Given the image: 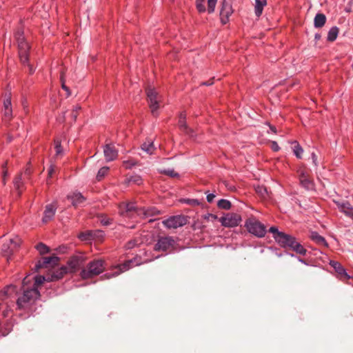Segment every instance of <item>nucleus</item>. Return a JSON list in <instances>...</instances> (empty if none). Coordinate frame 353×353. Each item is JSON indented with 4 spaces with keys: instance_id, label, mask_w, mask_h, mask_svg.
I'll return each instance as SVG.
<instances>
[{
    "instance_id": "obj_1",
    "label": "nucleus",
    "mask_w": 353,
    "mask_h": 353,
    "mask_svg": "<svg viewBox=\"0 0 353 353\" xmlns=\"http://www.w3.org/2000/svg\"><path fill=\"white\" fill-rule=\"evenodd\" d=\"M68 272V268L61 267L54 271L51 275L34 276L30 278V275L27 276L23 280V295L18 298L17 304L19 309H25L39 298L40 293L38 288L44 281L51 282L61 279Z\"/></svg>"
},
{
    "instance_id": "obj_2",
    "label": "nucleus",
    "mask_w": 353,
    "mask_h": 353,
    "mask_svg": "<svg viewBox=\"0 0 353 353\" xmlns=\"http://www.w3.org/2000/svg\"><path fill=\"white\" fill-rule=\"evenodd\" d=\"M119 212L124 218L134 219L137 216L145 219L156 213L154 209L137 208L134 203H122L119 205Z\"/></svg>"
},
{
    "instance_id": "obj_3",
    "label": "nucleus",
    "mask_w": 353,
    "mask_h": 353,
    "mask_svg": "<svg viewBox=\"0 0 353 353\" xmlns=\"http://www.w3.org/2000/svg\"><path fill=\"white\" fill-rule=\"evenodd\" d=\"M15 36L18 43L20 61L23 64H28L30 73L32 74L34 72V70L28 63V51L30 49L29 44L26 41L22 32H18Z\"/></svg>"
},
{
    "instance_id": "obj_4",
    "label": "nucleus",
    "mask_w": 353,
    "mask_h": 353,
    "mask_svg": "<svg viewBox=\"0 0 353 353\" xmlns=\"http://www.w3.org/2000/svg\"><path fill=\"white\" fill-rule=\"evenodd\" d=\"M104 270V261L101 259L94 260L82 270L81 276L83 279H90L101 274Z\"/></svg>"
},
{
    "instance_id": "obj_5",
    "label": "nucleus",
    "mask_w": 353,
    "mask_h": 353,
    "mask_svg": "<svg viewBox=\"0 0 353 353\" xmlns=\"http://www.w3.org/2000/svg\"><path fill=\"white\" fill-rule=\"evenodd\" d=\"M146 94L148 103L152 115L157 116L158 110L161 103V96L153 88H148L146 89Z\"/></svg>"
},
{
    "instance_id": "obj_6",
    "label": "nucleus",
    "mask_w": 353,
    "mask_h": 353,
    "mask_svg": "<svg viewBox=\"0 0 353 353\" xmlns=\"http://www.w3.org/2000/svg\"><path fill=\"white\" fill-rule=\"evenodd\" d=\"M248 232L256 236L263 237L266 234V227L255 219H249L245 223Z\"/></svg>"
},
{
    "instance_id": "obj_7",
    "label": "nucleus",
    "mask_w": 353,
    "mask_h": 353,
    "mask_svg": "<svg viewBox=\"0 0 353 353\" xmlns=\"http://www.w3.org/2000/svg\"><path fill=\"white\" fill-rule=\"evenodd\" d=\"M219 221L221 225L226 228H234L241 223V215L236 213H228L225 216H222Z\"/></svg>"
},
{
    "instance_id": "obj_8",
    "label": "nucleus",
    "mask_w": 353,
    "mask_h": 353,
    "mask_svg": "<svg viewBox=\"0 0 353 353\" xmlns=\"http://www.w3.org/2000/svg\"><path fill=\"white\" fill-rule=\"evenodd\" d=\"M297 173L300 184L302 187L307 190H311L314 188V182L310 179L308 172L305 168L300 167L297 170Z\"/></svg>"
},
{
    "instance_id": "obj_9",
    "label": "nucleus",
    "mask_w": 353,
    "mask_h": 353,
    "mask_svg": "<svg viewBox=\"0 0 353 353\" xmlns=\"http://www.w3.org/2000/svg\"><path fill=\"white\" fill-rule=\"evenodd\" d=\"M187 223V219L183 216H171L164 221H163V224L168 228H177L179 227H181L185 225Z\"/></svg>"
},
{
    "instance_id": "obj_10",
    "label": "nucleus",
    "mask_w": 353,
    "mask_h": 353,
    "mask_svg": "<svg viewBox=\"0 0 353 353\" xmlns=\"http://www.w3.org/2000/svg\"><path fill=\"white\" fill-rule=\"evenodd\" d=\"M174 240L171 236L161 237L158 239L154 246L157 251H167L172 248L174 245Z\"/></svg>"
},
{
    "instance_id": "obj_11",
    "label": "nucleus",
    "mask_w": 353,
    "mask_h": 353,
    "mask_svg": "<svg viewBox=\"0 0 353 353\" xmlns=\"http://www.w3.org/2000/svg\"><path fill=\"white\" fill-rule=\"evenodd\" d=\"M57 209V203L52 202V203L48 204L44 210L43 216L42 218V222L46 223L51 221L56 213Z\"/></svg>"
},
{
    "instance_id": "obj_12",
    "label": "nucleus",
    "mask_w": 353,
    "mask_h": 353,
    "mask_svg": "<svg viewBox=\"0 0 353 353\" xmlns=\"http://www.w3.org/2000/svg\"><path fill=\"white\" fill-rule=\"evenodd\" d=\"M339 211L353 220V206L348 201H334Z\"/></svg>"
},
{
    "instance_id": "obj_13",
    "label": "nucleus",
    "mask_w": 353,
    "mask_h": 353,
    "mask_svg": "<svg viewBox=\"0 0 353 353\" xmlns=\"http://www.w3.org/2000/svg\"><path fill=\"white\" fill-rule=\"evenodd\" d=\"M232 12L233 10L230 3L224 1L222 3L220 11V17L222 23L225 24L228 22L229 17L232 14Z\"/></svg>"
},
{
    "instance_id": "obj_14",
    "label": "nucleus",
    "mask_w": 353,
    "mask_h": 353,
    "mask_svg": "<svg viewBox=\"0 0 353 353\" xmlns=\"http://www.w3.org/2000/svg\"><path fill=\"white\" fill-rule=\"evenodd\" d=\"M103 153L107 161H114L118 156V150L112 144H106L103 149Z\"/></svg>"
},
{
    "instance_id": "obj_15",
    "label": "nucleus",
    "mask_w": 353,
    "mask_h": 353,
    "mask_svg": "<svg viewBox=\"0 0 353 353\" xmlns=\"http://www.w3.org/2000/svg\"><path fill=\"white\" fill-rule=\"evenodd\" d=\"M67 198L71 201L72 205L74 207L80 206L85 201V198L79 192L68 194Z\"/></svg>"
},
{
    "instance_id": "obj_16",
    "label": "nucleus",
    "mask_w": 353,
    "mask_h": 353,
    "mask_svg": "<svg viewBox=\"0 0 353 353\" xmlns=\"http://www.w3.org/2000/svg\"><path fill=\"white\" fill-rule=\"evenodd\" d=\"M21 239L19 237H15L10 240V244H4L2 248L3 252L8 255L11 253L14 249H17L21 244Z\"/></svg>"
},
{
    "instance_id": "obj_17",
    "label": "nucleus",
    "mask_w": 353,
    "mask_h": 353,
    "mask_svg": "<svg viewBox=\"0 0 353 353\" xmlns=\"http://www.w3.org/2000/svg\"><path fill=\"white\" fill-rule=\"evenodd\" d=\"M294 239V236L283 233L279 234L277 237H276V241L284 248H287L289 244L291 243L292 240Z\"/></svg>"
},
{
    "instance_id": "obj_18",
    "label": "nucleus",
    "mask_w": 353,
    "mask_h": 353,
    "mask_svg": "<svg viewBox=\"0 0 353 353\" xmlns=\"http://www.w3.org/2000/svg\"><path fill=\"white\" fill-rule=\"evenodd\" d=\"M132 263V261H128L125 263L119 265L116 267V268L119 269V271L115 272L112 274H110V273L105 274L103 276L105 279H110L112 277L116 276L119 275L120 273L128 270L132 267V265H131Z\"/></svg>"
},
{
    "instance_id": "obj_19",
    "label": "nucleus",
    "mask_w": 353,
    "mask_h": 353,
    "mask_svg": "<svg viewBox=\"0 0 353 353\" xmlns=\"http://www.w3.org/2000/svg\"><path fill=\"white\" fill-rule=\"evenodd\" d=\"M288 248L291 249V250H292L296 253H297L299 254H301V255H303L304 256V255H305V254L307 252L306 250L303 248V246L300 243H299L296 241L295 237L292 240L291 243L289 244Z\"/></svg>"
},
{
    "instance_id": "obj_20",
    "label": "nucleus",
    "mask_w": 353,
    "mask_h": 353,
    "mask_svg": "<svg viewBox=\"0 0 353 353\" xmlns=\"http://www.w3.org/2000/svg\"><path fill=\"white\" fill-rule=\"evenodd\" d=\"M59 261V258L57 256H49L45 257L42 262L39 261L36 265L35 269L38 270L39 269L47 266L50 264H56Z\"/></svg>"
},
{
    "instance_id": "obj_21",
    "label": "nucleus",
    "mask_w": 353,
    "mask_h": 353,
    "mask_svg": "<svg viewBox=\"0 0 353 353\" xmlns=\"http://www.w3.org/2000/svg\"><path fill=\"white\" fill-rule=\"evenodd\" d=\"M3 114L6 119H10L12 115L11 99L10 97L6 98L3 101Z\"/></svg>"
},
{
    "instance_id": "obj_22",
    "label": "nucleus",
    "mask_w": 353,
    "mask_h": 353,
    "mask_svg": "<svg viewBox=\"0 0 353 353\" xmlns=\"http://www.w3.org/2000/svg\"><path fill=\"white\" fill-rule=\"evenodd\" d=\"M254 13L257 17H259L262 13L264 7L267 5V0H254Z\"/></svg>"
},
{
    "instance_id": "obj_23",
    "label": "nucleus",
    "mask_w": 353,
    "mask_h": 353,
    "mask_svg": "<svg viewBox=\"0 0 353 353\" xmlns=\"http://www.w3.org/2000/svg\"><path fill=\"white\" fill-rule=\"evenodd\" d=\"M124 183L127 185L130 184L141 185L143 183V179L140 175L133 174L127 176L125 179Z\"/></svg>"
},
{
    "instance_id": "obj_24",
    "label": "nucleus",
    "mask_w": 353,
    "mask_h": 353,
    "mask_svg": "<svg viewBox=\"0 0 353 353\" xmlns=\"http://www.w3.org/2000/svg\"><path fill=\"white\" fill-rule=\"evenodd\" d=\"M186 114L182 112L179 115V125L180 128L185 131V133L189 134L190 136H193L192 130L188 129L185 123Z\"/></svg>"
},
{
    "instance_id": "obj_25",
    "label": "nucleus",
    "mask_w": 353,
    "mask_h": 353,
    "mask_svg": "<svg viewBox=\"0 0 353 353\" xmlns=\"http://www.w3.org/2000/svg\"><path fill=\"white\" fill-rule=\"evenodd\" d=\"M310 238L312 241L320 245H323L325 247H327L328 245L325 238L321 236L316 232H312L310 234Z\"/></svg>"
},
{
    "instance_id": "obj_26",
    "label": "nucleus",
    "mask_w": 353,
    "mask_h": 353,
    "mask_svg": "<svg viewBox=\"0 0 353 353\" xmlns=\"http://www.w3.org/2000/svg\"><path fill=\"white\" fill-rule=\"evenodd\" d=\"M326 21V17L325 14L319 13L317 14L314 19V25L315 28H321L323 27Z\"/></svg>"
},
{
    "instance_id": "obj_27",
    "label": "nucleus",
    "mask_w": 353,
    "mask_h": 353,
    "mask_svg": "<svg viewBox=\"0 0 353 353\" xmlns=\"http://www.w3.org/2000/svg\"><path fill=\"white\" fill-rule=\"evenodd\" d=\"M339 34V28L336 26L332 27L327 34V39L329 41H334L336 39Z\"/></svg>"
},
{
    "instance_id": "obj_28",
    "label": "nucleus",
    "mask_w": 353,
    "mask_h": 353,
    "mask_svg": "<svg viewBox=\"0 0 353 353\" xmlns=\"http://www.w3.org/2000/svg\"><path fill=\"white\" fill-rule=\"evenodd\" d=\"M15 290V287L12 285L6 286L3 290L0 292V301H3L8 294L12 291Z\"/></svg>"
},
{
    "instance_id": "obj_29",
    "label": "nucleus",
    "mask_w": 353,
    "mask_h": 353,
    "mask_svg": "<svg viewBox=\"0 0 353 353\" xmlns=\"http://www.w3.org/2000/svg\"><path fill=\"white\" fill-rule=\"evenodd\" d=\"M141 149L147 152L148 154H152L154 150V146L152 141H147L143 143L141 145Z\"/></svg>"
},
{
    "instance_id": "obj_30",
    "label": "nucleus",
    "mask_w": 353,
    "mask_h": 353,
    "mask_svg": "<svg viewBox=\"0 0 353 353\" xmlns=\"http://www.w3.org/2000/svg\"><path fill=\"white\" fill-rule=\"evenodd\" d=\"M330 265L340 274H345V270L337 261H330Z\"/></svg>"
},
{
    "instance_id": "obj_31",
    "label": "nucleus",
    "mask_w": 353,
    "mask_h": 353,
    "mask_svg": "<svg viewBox=\"0 0 353 353\" xmlns=\"http://www.w3.org/2000/svg\"><path fill=\"white\" fill-rule=\"evenodd\" d=\"M294 143L295 145L293 147V152L298 159H301L303 153V149L296 141H294Z\"/></svg>"
},
{
    "instance_id": "obj_32",
    "label": "nucleus",
    "mask_w": 353,
    "mask_h": 353,
    "mask_svg": "<svg viewBox=\"0 0 353 353\" xmlns=\"http://www.w3.org/2000/svg\"><path fill=\"white\" fill-rule=\"evenodd\" d=\"M14 186L15 189L18 191V194H21V188L23 186V182L21 181V176H17L14 180Z\"/></svg>"
},
{
    "instance_id": "obj_33",
    "label": "nucleus",
    "mask_w": 353,
    "mask_h": 353,
    "mask_svg": "<svg viewBox=\"0 0 353 353\" xmlns=\"http://www.w3.org/2000/svg\"><path fill=\"white\" fill-rule=\"evenodd\" d=\"M94 232L92 230L82 232L79 235V238L82 241H90L92 239Z\"/></svg>"
},
{
    "instance_id": "obj_34",
    "label": "nucleus",
    "mask_w": 353,
    "mask_h": 353,
    "mask_svg": "<svg viewBox=\"0 0 353 353\" xmlns=\"http://www.w3.org/2000/svg\"><path fill=\"white\" fill-rule=\"evenodd\" d=\"M256 193L263 198H265L268 194V190L263 185H257L255 187Z\"/></svg>"
},
{
    "instance_id": "obj_35",
    "label": "nucleus",
    "mask_w": 353,
    "mask_h": 353,
    "mask_svg": "<svg viewBox=\"0 0 353 353\" xmlns=\"http://www.w3.org/2000/svg\"><path fill=\"white\" fill-rule=\"evenodd\" d=\"M217 205L221 209L229 210L231 208L230 202L226 199L219 200Z\"/></svg>"
},
{
    "instance_id": "obj_36",
    "label": "nucleus",
    "mask_w": 353,
    "mask_h": 353,
    "mask_svg": "<svg viewBox=\"0 0 353 353\" xmlns=\"http://www.w3.org/2000/svg\"><path fill=\"white\" fill-rule=\"evenodd\" d=\"M108 170V167L105 166L101 168L97 172V179L99 181L101 180L107 174Z\"/></svg>"
},
{
    "instance_id": "obj_37",
    "label": "nucleus",
    "mask_w": 353,
    "mask_h": 353,
    "mask_svg": "<svg viewBox=\"0 0 353 353\" xmlns=\"http://www.w3.org/2000/svg\"><path fill=\"white\" fill-rule=\"evenodd\" d=\"M36 249L41 254H45L49 252L48 248L43 243H40L36 246Z\"/></svg>"
},
{
    "instance_id": "obj_38",
    "label": "nucleus",
    "mask_w": 353,
    "mask_h": 353,
    "mask_svg": "<svg viewBox=\"0 0 353 353\" xmlns=\"http://www.w3.org/2000/svg\"><path fill=\"white\" fill-rule=\"evenodd\" d=\"M205 2V0H196V6L199 12H204L206 10Z\"/></svg>"
},
{
    "instance_id": "obj_39",
    "label": "nucleus",
    "mask_w": 353,
    "mask_h": 353,
    "mask_svg": "<svg viewBox=\"0 0 353 353\" xmlns=\"http://www.w3.org/2000/svg\"><path fill=\"white\" fill-rule=\"evenodd\" d=\"M159 172L171 177L179 176V174L176 172L173 169L162 170H160Z\"/></svg>"
},
{
    "instance_id": "obj_40",
    "label": "nucleus",
    "mask_w": 353,
    "mask_h": 353,
    "mask_svg": "<svg viewBox=\"0 0 353 353\" xmlns=\"http://www.w3.org/2000/svg\"><path fill=\"white\" fill-rule=\"evenodd\" d=\"M217 0H208V11L209 13L214 12Z\"/></svg>"
},
{
    "instance_id": "obj_41",
    "label": "nucleus",
    "mask_w": 353,
    "mask_h": 353,
    "mask_svg": "<svg viewBox=\"0 0 353 353\" xmlns=\"http://www.w3.org/2000/svg\"><path fill=\"white\" fill-rule=\"evenodd\" d=\"M123 165L126 169H131L132 167L137 165V161L132 159L126 160L123 161Z\"/></svg>"
},
{
    "instance_id": "obj_42",
    "label": "nucleus",
    "mask_w": 353,
    "mask_h": 353,
    "mask_svg": "<svg viewBox=\"0 0 353 353\" xmlns=\"http://www.w3.org/2000/svg\"><path fill=\"white\" fill-rule=\"evenodd\" d=\"M54 148L56 152V155H60L62 154V148L61 145V142L59 140H56L54 141Z\"/></svg>"
},
{
    "instance_id": "obj_43",
    "label": "nucleus",
    "mask_w": 353,
    "mask_h": 353,
    "mask_svg": "<svg viewBox=\"0 0 353 353\" xmlns=\"http://www.w3.org/2000/svg\"><path fill=\"white\" fill-rule=\"evenodd\" d=\"M92 232H94V234L92 235V239H101L103 237V236H104V233H103V231H101V230H92Z\"/></svg>"
},
{
    "instance_id": "obj_44",
    "label": "nucleus",
    "mask_w": 353,
    "mask_h": 353,
    "mask_svg": "<svg viewBox=\"0 0 353 353\" xmlns=\"http://www.w3.org/2000/svg\"><path fill=\"white\" fill-rule=\"evenodd\" d=\"M203 219L208 221L214 222L215 220L218 219V217L215 214L208 213L203 215Z\"/></svg>"
},
{
    "instance_id": "obj_45",
    "label": "nucleus",
    "mask_w": 353,
    "mask_h": 353,
    "mask_svg": "<svg viewBox=\"0 0 353 353\" xmlns=\"http://www.w3.org/2000/svg\"><path fill=\"white\" fill-rule=\"evenodd\" d=\"M269 231H270V232L273 234V237H274L275 241H276V237H277L279 234H283L284 233V232H279L277 228L274 227V226L271 227L269 229Z\"/></svg>"
},
{
    "instance_id": "obj_46",
    "label": "nucleus",
    "mask_w": 353,
    "mask_h": 353,
    "mask_svg": "<svg viewBox=\"0 0 353 353\" xmlns=\"http://www.w3.org/2000/svg\"><path fill=\"white\" fill-rule=\"evenodd\" d=\"M101 224H103V225H108L111 223V219H110L109 218H107V217H101V220H100Z\"/></svg>"
},
{
    "instance_id": "obj_47",
    "label": "nucleus",
    "mask_w": 353,
    "mask_h": 353,
    "mask_svg": "<svg viewBox=\"0 0 353 353\" xmlns=\"http://www.w3.org/2000/svg\"><path fill=\"white\" fill-rule=\"evenodd\" d=\"M214 198H215V194L213 193H209L207 194L206 199H207L208 202H209V203H212L214 201Z\"/></svg>"
},
{
    "instance_id": "obj_48",
    "label": "nucleus",
    "mask_w": 353,
    "mask_h": 353,
    "mask_svg": "<svg viewBox=\"0 0 353 353\" xmlns=\"http://www.w3.org/2000/svg\"><path fill=\"white\" fill-rule=\"evenodd\" d=\"M311 158H312V163L313 164L315 165V166H317L318 165V162H317V156L316 155V154L314 152H312L311 154Z\"/></svg>"
},
{
    "instance_id": "obj_49",
    "label": "nucleus",
    "mask_w": 353,
    "mask_h": 353,
    "mask_svg": "<svg viewBox=\"0 0 353 353\" xmlns=\"http://www.w3.org/2000/svg\"><path fill=\"white\" fill-rule=\"evenodd\" d=\"M186 203L192 205H198L199 204V201L196 199H188Z\"/></svg>"
},
{
    "instance_id": "obj_50",
    "label": "nucleus",
    "mask_w": 353,
    "mask_h": 353,
    "mask_svg": "<svg viewBox=\"0 0 353 353\" xmlns=\"http://www.w3.org/2000/svg\"><path fill=\"white\" fill-rule=\"evenodd\" d=\"M62 88L66 92L67 97L70 96L71 92L69 88L65 85L63 82H62Z\"/></svg>"
},
{
    "instance_id": "obj_51",
    "label": "nucleus",
    "mask_w": 353,
    "mask_h": 353,
    "mask_svg": "<svg viewBox=\"0 0 353 353\" xmlns=\"http://www.w3.org/2000/svg\"><path fill=\"white\" fill-rule=\"evenodd\" d=\"M272 150H273L274 151H278V150L280 149V148H279V146L278 145L277 143H276V142H275V141H273V142L272 143Z\"/></svg>"
},
{
    "instance_id": "obj_52",
    "label": "nucleus",
    "mask_w": 353,
    "mask_h": 353,
    "mask_svg": "<svg viewBox=\"0 0 353 353\" xmlns=\"http://www.w3.org/2000/svg\"><path fill=\"white\" fill-rule=\"evenodd\" d=\"M54 172H55L54 166V165H51L50 168L48 170V176L50 177H51Z\"/></svg>"
},
{
    "instance_id": "obj_53",
    "label": "nucleus",
    "mask_w": 353,
    "mask_h": 353,
    "mask_svg": "<svg viewBox=\"0 0 353 353\" xmlns=\"http://www.w3.org/2000/svg\"><path fill=\"white\" fill-rule=\"evenodd\" d=\"M77 116L78 113L72 110L71 113V117H72L73 121H76Z\"/></svg>"
},
{
    "instance_id": "obj_54",
    "label": "nucleus",
    "mask_w": 353,
    "mask_h": 353,
    "mask_svg": "<svg viewBox=\"0 0 353 353\" xmlns=\"http://www.w3.org/2000/svg\"><path fill=\"white\" fill-rule=\"evenodd\" d=\"M320 39H321V34H319V33L315 34V35H314V39H315L316 41H318V40H319Z\"/></svg>"
},
{
    "instance_id": "obj_55",
    "label": "nucleus",
    "mask_w": 353,
    "mask_h": 353,
    "mask_svg": "<svg viewBox=\"0 0 353 353\" xmlns=\"http://www.w3.org/2000/svg\"><path fill=\"white\" fill-rule=\"evenodd\" d=\"M80 109H81V107H80V106H79V105H76L75 107H74V108H73V110H73L74 112H77V113H78V111H79Z\"/></svg>"
},
{
    "instance_id": "obj_56",
    "label": "nucleus",
    "mask_w": 353,
    "mask_h": 353,
    "mask_svg": "<svg viewBox=\"0 0 353 353\" xmlns=\"http://www.w3.org/2000/svg\"><path fill=\"white\" fill-rule=\"evenodd\" d=\"M77 264V261H74H74H71L70 263V265H72V268H75Z\"/></svg>"
},
{
    "instance_id": "obj_57",
    "label": "nucleus",
    "mask_w": 353,
    "mask_h": 353,
    "mask_svg": "<svg viewBox=\"0 0 353 353\" xmlns=\"http://www.w3.org/2000/svg\"><path fill=\"white\" fill-rule=\"evenodd\" d=\"M270 130L276 133V128L274 127L271 126Z\"/></svg>"
},
{
    "instance_id": "obj_58",
    "label": "nucleus",
    "mask_w": 353,
    "mask_h": 353,
    "mask_svg": "<svg viewBox=\"0 0 353 353\" xmlns=\"http://www.w3.org/2000/svg\"><path fill=\"white\" fill-rule=\"evenodd\" d=\"M298 260H299L300 262H301V263H304V264H306V263H305L303 259H301L299 258V259H298Z\"/></svg>"
},
{
    "instance_id": "obj_59",
    "label": "nucleus",
    "mask_w": 353,
    "mask_h": 353,
    "mask_svg": "<svg viewBox=\"0 0 353 353\" xmlns=\"http://www.w3.org/2000/svg\"><path fill=\"white\" fill-rule=\"evenodd\" d=\"M290 256H292V257L294 256V255L293 254H290Z\"/></svg>"
},
{
    "instance_id": "obj_60",
    "label": "nucleus",
    "mask_w": 353,
    "mask_h": 353,
    "mask_svg": "<svg viewBox=\"0 0 353 353\" xmlns=\"http://www.w3.org/2000/svg\"><path fill=\"white\" fill-rule=\"evenodd\" d=\"M203 85H208V84H207V83H203ZM210 84H211V83H209L208 85H210Z\"/></svg>"
}]
</instances>
